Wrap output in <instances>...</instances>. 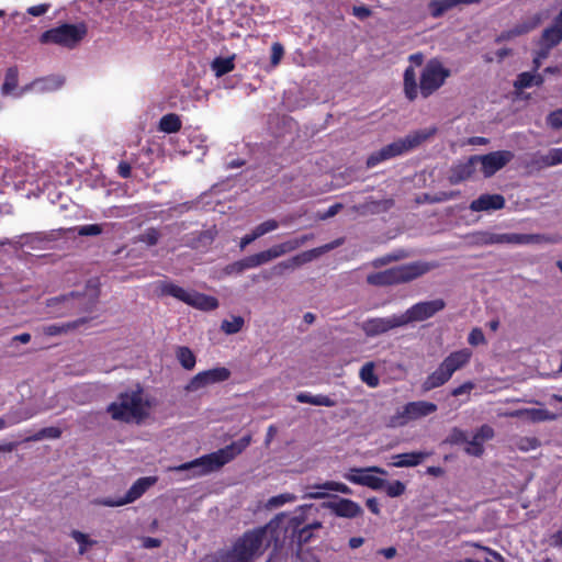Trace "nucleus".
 I'll use <instances>...</instances> for the list:
<instances>
[{
	"mask_svg": "<svg viewBox=\"0 0 562 562\" xmlns=\"http://www.w3.org/2000/svg\"><path fill=\"white\" fill-rule=\"evenodd\" d=\"M314 488H321V490H325V491H334V492H339L341 494H347V495L352 493V491L349 486H347L344 483L335 482V481H327L321 485L314 486Z\"/></svg>",
	"mask_w": 562,
	"mask_h": 562,
	"instance_id": "obj_43",
	"label": "nucleus"
},
{
	"mask_svg": "<svg viewBox=\"0 0 562 562\" xmlns=\"http://www.w3.org/2000/svg\"><path fill=\"white\" fill-rule=\"evenodd\" d=\"M108 413L114 420L137 422L140 417V390L121 394L116 401L108 406Z\"/></svg>",
	"mask_w": 562,
	"mask_h": 562,
	"instance_id": "obj_8",
	"label": "nucleus"
},
{
	"mask_svg": "<svg viewBox=\"0 0 562 562\" xmlns=\"http://www.w3.org/2000/svg\"><path fill=\"white\" fill-rule=\"evenodd\" d=\"M437 267V262L417 260L369 273L366 280L373 286H393L415 281Z\"/></svg>",
	"mask_w": 562,
	"mask_h": 562,
	"instance_id": "obj_3",
	"label": "nucleus"
},
{
	"mask_svg": "<svg viewBox=\"0 0 562 562\" xmlns=\"http://www.w3.org/2000/svg\"><path fill=\"white\" fill-rule=\"evenodd\" d=\"M59 303L65 304L66 310L70 306H79L81 305V296L79 294L71 293L69 296L54 297L49 301L48 306L53 307Z\"/></svg>",
	"mask_w": 562,
	"mask_h": 562,
	"instance_id": "obj_42",
	"label": "nucleus"
},
{
	"mask_svg": "<svg viewBox=\"0 0 562 562\" xmlns=\"http://www.w3.org/2000/svg\"><path fill=\"white\" fill-rule=\"evenodd\" d=\"M1 93L13 98H22L30 90H24L23 87H19V72L16 68H9L4 76V81L1 86Z\"/></svg>",
	"mask_w": 562,
	"mask_h": 562,
	"instance_id": "obj_24",
	"label": "nucleus"
},
{
	"mask_svg": "<svg viewBox=\"0 0 562 562\" xmlns=\"http://www.w3.org/2000/svg\"><path fill=\"white\" fill-rule=\"evenodd\" d=\"M188 305L199 308L201 311H214L218 307V300L215 296H211L196 291H191L190 300Z\"/></svg>",
	"mask_w": 562,
	"mask_h": 562,
	"instance_id": "obj_29",
	"label": "nucleus"
},
{
	"mask_svg": "<svg viewBox=\"0 0 562 562\" xmlns=\"http://www.w3.org/2000/svg\"><path fill=\"white\" fill-rule=\"evenodd\" d=\"M401 314H393L387 317L368 318L362 324V330L368 337H375L385 334L394 328L403 327Z\"/></svg>",
	"mask_w": 562,
	"mask_h": 562,
	"instance_id": "obj_18",
	"label": "nucleus"
},
{
	"mask_svg": "<svg viewBox=\"0 0 562 562\" xmlns=\"http://www.w3.org/2000/svg\"><path fill=\"white\" fill-rule=\"evenodd\" d=\"M450 76V70L436 59L429 60L422 70L419 78V91L423 98L430 97L437 91Z\"/></svg>",
	"mask_w": 562,
	"mask_h": 562,
	"instance_id": "obj_11",
	"label": "nucleus"
},
{
	"mask_svg": "<svg viewBox=\"0 0 562 562\" xmlns=\"http://www.w3.org/2000/svg\"><path fill=\"white\" fill-rule=\"evenodd\" d=\"M494 435V429L490 425H482L474 436L483 443L485 440H491Z\"/></svg>",
	"mask_w": 562,
	"mask_h": 562,
	"instance_id": "obj_56",
	"label": "nucleus"
},
{
	"mask_svg": "<svg viewBox=\"0 0 562 562\" xmlns=\"http://www.w3.org/2000/svg\"><path fill=\"white\" fill-rule=\"evenodd\" d=\"M284 55V48L281 43L276 42L271 46L270 64L272 67H277Z\"/></svg>",
	"mask_w": 562,
	"mask_h": 562,
	"instance_id": "obj_52",
	"label": "nucleus"
},
{
	"mask_svg": "<svg viewBox=\"0 0 562 562\" xmlns=\"http://www.w3.org/2000/svg\"><path fill=\"white\" fill-rule=\"evenodd\" d=\"M538 21L539 20H537L536 22H532V23H522V24L517 25L516 27H514L510 31L503 32L497 36L496 42L501 43L503 41L510 40L515 36H519V35L528 33L537 26Z\"/></svg>",
	"mask_w": 562,
	"mask_h": 562,
	"instance_id": "obj_39",
	"label": "nucleus"
},
{
	"mask_svg": "<svg viewBox=\"0 0 562 562\" xmlns=\"http://www.w3.org/2000/svg\"><path fill=\"white\" fill-rule=\"evenodd\" d=\"M251 442V435H245L237 441L218 449L217 451L196 458L190 462L182 463L177 467V471L192 470L193 475L202 476L211 472L220 470L222 467L234 460L240 454Z\"/></svg>",
	"mask_w": 562,
	"mask_h": 562,
	"instance_id": "obj_2",
	"label": "nucleus"
},
{
	"mask_svg": "<svg viewBox=\"0 0 562 562\" xmlns=\"http://www.w3.org/2000/svg\"><path fill=\"white\" fill-rule=\"evenodd\" d=\"M181 127L182 121L176 113L165 114L159 121V131L167 134L177 133L181 130Z\"/></svg>",
	"mask_w": 562,
	"mask_h": 562,
	"instance_id": "obj_33",
	"label": "nucleus"
},
{
	"mask_svg": "<svg viewBox=\"0 0 562 562\" xmlns=\"http://www.w3.org/2000/svg\"><path fill=\"white\" fill-rule=\"evenodd\" d=\"M516 446L520 451L527 452L539 448L541 442L536 437H521L518 439Z\"/></svg>",
	"mask_w": 562,
	"mask_h": 562,
	"instance_id": "obj_46",
	"label": "nucleus"
},
{
	"mask_svg": "<svg viewBox=\"0 0 562 562\" xmlns=\"http://www.w3.org/2000/svg\"><path fill=\"white\" fill-rule=\"evenodd\" d=\"M543 81L544 79L541 75H535L532 72L525 71L518 75L514 86L516 89L521 90L532 86H541Z\"/></svg>",
	"mask_w": 562,
	"mask_h": 562,
	"instance_id": "obj_35",
	"label": "nucleus"
},
{
	"mask_svg": "<svg viewBox=\"0 0 562 562\" xmlns=\"http://www.w3.org/2000/svg\"><path fill=\"white\" fill-rule=\"evenodd\" d=\"M342 209V204L341 203H335L333 204L331 206L328 207V210L323 214L321 215V218L322 220H326V218H329V217H333L335 216L340 210Z\"/></svg>",
	"mask_w": 562,
	"mask_h": 562,
	"instance_id": "obj_63",
	"label": "nucleus"
},
{
	"mask_svg": "<svg viewBox=\"0 0 562 562\" xmlns=\"http://www.w3.org/2000/svg\"><path fill=\"white\" fill-rule=\"evenodd\" d=\"M503 415L506 417H512V418L526 417L528 420H530L532 423L555 420L558 417L554 413H551L550 411L544 409V408H520V409L506 412Z\"/></svg>",
	"mask_w": 562,
	"mask_h": 562,
	"instance_id": "obj_23",
	"label": "nucleus"
},
{
	"mask_svg": "<svg viewBox=\"0 0 562 562\" xmlns=\"http://www.w3.org/2000/svg\"><path fill=\"white\" fill-rule=\"evenodd\" d=\"M468 440L465 431L460 428L454 427L449 434L447 441L451 445H460L465 443Z\"/></svg>",
	"mask_w": 562,
	"mask_h": 562,
	"instance_id": "obj_53",
	"label": "nucleus"
},
{
	"mask_svg": "<svg viewBox=\"0 0 562 562\" xmlns=\"http://www.w3.org/2000/svg\"><path fill=\"white\" fill-rule=\"evenodd\" d=\"M404 94L411 102L415 101L418 95L416 72L412 66H408L404 71Z\"/></svg>",
	"mask_w": 562,
	"mask_h": 562,
	"instance_id": "obj_31",
	"label": "nucleus"
},
{
	"mask_svg": "<svg viewBox=\"0 0 562 562\" xmlns=\"http://www.w3.org/2000/svg\"><path fill=\"white\" fill-rule=\"evenodd\" d=\"M437 132L436 127L425 128L415 131L404 138H400L384 147L380 150L372 153L367 159V167L372 168L379 165L382 161L387 159L397 157L407 153L419 145H422L425 140L430 138Z\"/></svg>",
	"mask_w": 562,
	"mask_h": 562,
	"instance_id": "obj_4",
	"label": "nucleus"
},
{
	"mask_svg": "<svg viewBox=\"0 0 562 562\" xmlns=\"http://www.w3.org/2000/svg\"><path fill=\"white\" fill-rule=\"evenodd\" d=\"M48 9H49V4L42 3V4L30 7L27 9V13L33 16H41V15L45 14L48 11Z\"/></svg>",
	"mask_w": 562,
	"mask_h": 562,
	"instance_id": "obj_62",
	"label": "nucleus"
},
{
	"mask_svg": "<svg viewBox=\"0 0 562 562\" xmlns=\"http://www.w3.org/2000/svg\"><path fill=\"white\" fill-rule=\"evenodd\" d=\"M270 525L246 530L229 548L205 555L200 562H255L270 547Z\"/></svg>",
	"mask_w": 562,
	"mask_h": 562,
	"instance_id": "obj_1",
	"label": "nucleus"
},
{
	"mask_svg": "<svg viewBox=\"0 0 562 562\" xmlns=\"http://www.w3.org/2000/svg\"><path fill=\"white\" fill-rule=\"evenodd\" d=\"M481 0H431L428 3L429 13L432 18L438 19L442 16L447 11L460 5V4H477Z\"/></svg>",
	"mask_w": 562,
	"mask_h": 562,
	"instance_id": "obj_25",
	"label": "nucleus"
},
{
	"mask_svg": "<svg viewBox=\"0 0 562 562\" xmlns=\"http://www.w3.org/2000/svg\"><path fill=\"white\" fill-rule=\"evenodd\" d=\"M428 457L427 452L413 451L395 454L392 457L391 465L396 468L416 467Z\"/></svg>",
	"mask_w": 562,
	"mask_h": 562,
	"instance_id": "obj_28",
	"label": "nucleus"
},
{
	"mask_svg": "<svg viewBox=\"0 0 562 562\" xmlns=\"http://www.w3.org/2000/svg\"><path fill=\"white\" fill-rule=\"evenodd\" d=\"M483 243L486 245L494 244H512V245H529L549 241V238L541 234H519V233H485Z\"/></svg>",
	"mask_w": 562,
	"mask_h": 562,
	"instance_id": "obj_15",
	"label": "nucleus"
},
{
	"mask_svg": "<svg viewBox=\"0 0 562 562\" xmlns=\"http://www.w3.org/2000/svg\"><path fill=\"white\" fill-rule=\"evenodd\" d=\"M294 499H295V496L293 494L284 493V494H280V495L272 496L271 498H269L267 505L271 508H276V507H280V506L284 505L285 503L293 502Z\"/></svg>",
	"mask_w": 562,
	"mask_h": 562,
	"instance_id": "obj_50",
	"label": "nucleus"
},
{
	"mask_svg": "<svg viewBox=\"0 0 562 562\" xmlns=\"http://www.w3.org/2000/svg\"><path fill=\"white\" fill-rule=\"evenodd\" d=\"M158 289L161 295L172 296L186 304L189 303L191 291H188L182 286H179L169 281H160Z\"/></svg>",
	"mask_w": 562,
	"mask_h": 562,
	"instance_id": "obj_30",
	"label": "nucleus"
},
{
	"mask_svg": "<svg viewBox=\"0 0 562 562\" xmlns=\"http://www.w3.org/2000/svg\"><path fill=\"white\" fill-rule=\"evenodd\" d=\"M279 227V223L276 220H268L257 225L254 231L258 237H261Z\"/></svg>",
	"mask_w": 562,
	"mask_h": 562,
	"instance_id": "obj_49",
	"label": "nucleus"
},
{
	"mask_svg": "<svg viewBox=\"0 0 562 562\" xmlns=\"http://www.w3.org/2000/svg\"><path fill=\"white\" fill-rule=\"evenodd\" d=\"M176 358L184 370L190 371L194 369L196 363V357L189 347H177Z\"/></svg>",
	"mask_w": 562,
	"mask_h": 562,
	"instance_id": "obj_36",
	"label": "nucleus"
},
{
	"mask_svg": "<svg viewBox=\"0 0 562 562\" xmlns=\"http://www.w3.org/2000/svg\"><path fill=\"white\" fill-rule=\"evenodd\" d=\"M477 168L475 156L469 157L464 161H459L451 166L449 170L448 180L451 184H459L465 180L471 179Z\"/></svg>",
	"mask_w": 562,
	"mask_h": 562,
	"instance_id": "obj_20",
	"label": "nucleus"
},
{
	"mask_svg": "<svg viewBox=\"0 0 562 562\" xmlns=\"http://www.w3.org/2000/svg\"><path fill=\"white\" fill-rule=\"evenodd\" d=\"M324 506L337 517L342 518H356L363 513L361 506L349 498H337V501L325 503Z\"/></svg>",
	"mask_w": 562,
	"mask_h": 562,
	"instance_id": "obj_21",
	"label": "nucleus"
},
{
	"mask_svg": "<svg viewBox=\"0 0 562 562\" xmlns=\"http://www.w3.org/2000/svg\"><path fill=\"white\" fill-rule=\"evenodd\" d=\"M465 443V453L474 457H481L483 454L484 447L483 443L477 439V437L473 436V438L471 440H467Z\"/></svg>",
	"mask_w": 562,
	"mask_h": 562,
	"instance_id": "obj_48",
	"label": "nucleus"
},
{
	"mask_svg": "<svg viewBox=\"0 0 562 562\" xmlns=\"http://www.w3.org/2000/svg\"><path fill=\"white\" fill-rule=\"evenodd\" d=\"M437 405L427 401H415L405 404L402 409H398L392 415L386 425L391 428H398L407 425L409 422L420 419L436 413Z\"/></svg>",
	"mask_w": 562,
	"mask_h": 562,
	"instance_id": "obj_9",
	"label": "nucleus"
},
{
	"mask_svg": "<svg viewBox=\"0 0 562 562\" xmlns=\"http://www.w3.org/2000/svg\"><path fill=\"white\" fill-rule=\"evenodd\" d=\"M323 527L321 521L305 522L303 514L293 516L289 519L288 530H291L290 541L296 546V549L302 550L303 546L310 543L314 538V530Z\"/></svg>",
	"mask_w": 562,
	"mask_h": 562,
	"instance_id": "obj_13",
	"label": "nucleus"
},
{
	"mask_svg": "<svg viewBox=\"0 0 562 562\" xmlns=\"http://www.w3.org/2000/svg\"><path fill=\"white\" fill-rule=\"evenodd\" d=\"M366 505L372 514L380 515V504L375 497L368 498Z\"/></svg>",
	"mask_w": 562,
	"mask_h": 562,
	"instance_id": "obj_64",
	"label": "nucleus"
},
{
	"mask_svg": "<svg viewBox=\"0 0 562 562\" xmlns=\"http://www.w3.org/2000/svg\"><path fill=\"white\" fill-rule=\"evenodd\" d=\"M85 23H65L44 32L40 41L42 44H54L66 48H75L87 35Z\"/></svg>",
	"mask_w": 562,
	"mask_h": 562,
	"instance_id": "obj_7",
	"label": "nucleus"
},
{
	"mask_svg": "<svg viewBox=\"0 0 562 562\" xmlns=\"http://www.w3.org/2000/svg\"><path fill=\"white\" fill-rule=\"evenodd\" d=\"M474 386H475V384L472 381H467V382L462 383L461 385L454 387L451 391V395L457 397L462 394L470 393L474 389Z\"/></svg>",
	"mask_w": 562,
	"mask_h": 562,
	"instance_id": "obj_59",
	"label": "nucleus"
},
{
	"mask_svg": "<svg viewBox=\"0 0 562 562\" xmlns=\"http://www.w3.org/2000/svg\"><path fill=\"white\" fill-rule=\"evenodd\" d=\"M445 307L446 302L442 299L418 302L407 308L405 313L401 314L402 324L406 326L411 323L427 321Z\"/></svg>",
	"mask_w": 562,
	"mask_h": 562,
	"instance_id": "obj_14",
	"label": "nucleus"
},
{
	"mask_svg": "<svg viewBox=\"0 0 562 562\" xmlns=\"http://www.w3.org/2000/svg\"><path fill=\"white\" fill-rule=\"evenodd\" d=\"M247 269H251V268L247 260V257H245L240 260H237V261H234V262L227 265L225 267L224 271L226 274H240Z\"/></svg>",
	"mask_w": 562,
	"mask_h": 562,
	"instance_id": "obj_44",
	"label": "nucleus"
},
{
	"mask_svg": "<svg viewBox=\"0 0 562 562\" xmlns=\"http://www.w3.org/2000/svg\"><path fill=\"white\" fill-rule=\"evenodd\" d=\"M476 164L485 178L494 176L514 159V153L510 150H496L485 155H474Z\"/></svg>",
	"mask_w": 562,
	"mask_h": 562,
	"instance_id": "obj_16",
	"label": "nucleus"
},
{
	"mask_svg": "<svg viewBox=\"0 0 562 562\" xmlns=\"http://www.w3.org/2000/svg\"><path fill=\"white\" fill-rule=\"evenodd\" d=\"M562 42V27L553 25L543 30L541 43L548 48H552Z\"/></svg>",
	"mask_w": 562,
	"mask_h": 562,
	"instance_id": "obj_34",
	"label": "nucleus"
},
{
	"mask_svg": "<svg viewBox=\"0 0 562 562\" xmlns=\"http://www.w3.org/2000/svg\"><path fill=\"white\" fill-rule=\"evenodd\" d=\"M360 380L369 387H376L380 384V379L374 372V363L372 361L364 363L359 372Z\"/></svg>",
	"mask_w": 562,
	"mask_h": 562,
	"instance_id": "obj_38",
	"label": "nucleus"
},
{
	"mask_svg": "<svg viewBox=\"0 0 562 562\" xmlns=\"http://www.w3.org/2000/svg\"><path fill=\"white\" fill-rule=\"evenodd\" d=\"M211 68L214 71L215 76L222 77L231 71L234 70L235 64H234V57H216L212 64Z\"/></svg>",
	"mask_w": 562,
	"mask_h": 562,
	"instance_id": "obj_37",
	"label": "nucleus"
},
{
	"mask_svg": "<svg viewBox=\"0 0 562 562\" xmlns=\"http://www.w3.org/2000/svg\"><path fill=\"white\" fill-rule=\"evenodd\" d=\"M71 537L78 543L80 554H85L95 543L89 535L78 530L71 531Z\"/></svg>",
	"mask_w": 562,
	"mask_h": 562,
	"instance_id": "obj_41",
	"label": "nucleus"
},
{
	"mask_svg": "<svg viewBox=\"0 0 562 562\" xmlns=\"http://www.w3.org/2000/svg\"><path fill=\"white\" fill-rule=\"evenodd\" d=\"M372 473L384 476L387 475V471L385 469L373 465L367 468H351L347 473L344 474V477L353 484L366 486L373 491L383 488L385 485V480L373 475Z\"/></svg>",
	"mask_w": 562,
	"mask_h": 562,
	"instance_id": "obj_12",
	"label": "nucleus"
},
{
	"mask_svg": "<svg viewBox=\"0 0 562 562\" xmlns=\"http://www.w3.org/2000/svg\"><path fill=\"white\" fill-rule=\"evenodd\" d=\"M140 496V479L136 480L131 487V490L126 493L124 497L120 498H112V497H105L95 499L94 504L97 505H103L109 507H117L123 506L125 504L132 503L136 498Z\"/></svg>",
	"mask_w": 562,
	"mask_h": 562,
	"instance_id": "obj_26",
	"label": "nucleus"
},
{
	"mask_svg": "<svg viewBox=\"0 0 562 562\" xmlns=\"http://www.w3.org/2000/svg\"><path fill=\"white\" fill-rule=\"evenodd\" d=\"M385 492L389 497H398L405 493L406 486L401 481H393L391 483H387L385 481Z\"/></svg>",
	"mask_w": 562,
	"mask_h": 562,
	"instance_id": "obj_47",
	"label": "nucleus"
},
{
	"mask_svg": "<svg viewBox=\"0 0 562 562\" xmlns=\"http://www.w3.org/2000/svg\"><path fill=\"white\" fill-rule=\"evenodd\" d=\"M60 435H61V430L59 428L47 427V428H43L42 430H40L35 435H33L30 439L34 440V441H38V440L46 439V438L57 439L60 437Z\"/></svg>",
	"mask_w": 562,
	"mask_h": 562,
	"instance_id": "obj_45",
	"label": "nucleus"
},
{
	"mask_svg": "<svg viewBox=\"0 0 562 562\" xmlns=\"http://www.w3.org/2000/svg\"><path fill=\"white\" fill-rule=\"evenodd\" d=\"M38 412V409L32 406H23L15 411H12L5 416L0 417V422L3 423L2 429L16 425L21 422L27 420L34 417Z\"/></svg>",
	"mask_w": 562,
	"mask_h": 562,
	"instance_id": "obj_27",
	"label": "nucleus"
},
{
	"mask_svg": "<svg viewBox=\"0 0 562 562\" xmlns=\"http://www.w3.org/2000/svg\"><path fill=\"white\" fill-rule=\"evenodd\" d=\"M296 401L299 403H307L316 406H326L333 407L336 405V401L329 397L328 395L317 394L312 395L307 392H301L296 395Z\"/></svg>",
	"mask_w": 562,
	"mask_h": 562,
	"instance_id": "obj_32",
	"label": "nucleus"
},
{
	"mask_svg": "<svg viewBox=\"0 0 562 562\" xmlns=\"http://www.w3.org/2000/svg\"><path fill=\"white\" fill-rule=\"evenodd\" d=\"M468 342L471 346H479L485 344V336L483 334V330L481 328H473L468 337Z\"/></svg>",
	"mask_w": 562,
	"mask_h": 562,
	"instance_id": "obj_55",
	"label": "nucleus"
},
{
	"mask_svg": "<svg viewBox=\"0 0 562 562\" xmlns=\"http://www.w3.org/2000/svg\"><path fill=\"white\" fill-rule=\"evenodd\" d=\"M160 237V234L155 228H149L146 231V233L143 235V241L146 243L149 246H154L158 243V239Z\"/></svg>",
	"mask_w": 562,
	"mask_h": 562,
	"instance_id": "obj_57",
	"label": "nucleus"
},
{
	"mask_svg": "<svg viewBox=\"0 0 562 562\" xmlns=\"http://www.w3.org/2000/svg\"><path fill=\"white\" fill-rule=\"evenodd\" d=\"M342 239H336L329 244L323 245L321 247H316L306 251H303L301 254H297L286 260L280 261L270 269L262 270L259 274L261 279L265 281H269L272 278L276 277H282L286 271H293L296 268L311 262L325 252L340 246L342 244Z\"/></svg>",
	"mask_w": 562,
	"mask_h": 562,
	"instance_id": "obj_6",
	"label": "nucleus"
},
{
	"mask_svg": "<svg viewBox=\"0 0 562 562\" xmlns=\"http://www.w3.org/2000/svg\"><path fill=\"white\" fill-rule=\"evenodd\" d=\"M401 259V256H397V255H386L384 257H380V258H376L372 261V266L374 268H379V267H382V266H385L392 261H396Z\"/></svg>",
	"mask_w": 562,
	"mask_h": 562,
	"instance_id": "obj_61",
	"label": "nucleus"
},
{
	"mask_svg": "<svg viewBox=\"0 0 562 562\" xmlns=\"http://www.w3.org/2000/svg\"><path fill=\"white\" fill-rule=\"evenodd\" d=\"M65 77L61 75H49L46 77L37 78L32 82L24 86V90H30L34 93H49L61 89L65 85Z\"/></svg>",
	"mask_w": 562,
	"mask_h": 562,
	"instance_id": "obj_19",
	"label": "nucleus"
},
{
	"mask_svg": "<svg viewBox=\"0 0 562 562\" xmlns=\"http://www.w3.org/2000/svg\"><path fill=\"white\" fill-rule=\"evenodd\" d=\"M472 358V351L469 348H463L449 353L423 382V391L428 392L434 389L440 387L446 384L453 375V373L464 368Z\"/></svg>",
	"mask_w": 562,
	"mask_h": 562,
	"instance_id": "obj_5",
	"label": "nucleus"
},
{
	"mask_svg": "<svg viewBox=\"0 0 562 562\" xmlns=\"http://www.w3.org/2000/svg\"><path fill=\"white\" fill-rule=\"evenodd\" d=\"M505 198L502 194H481L470 203L472 212L497 211L505 206Z\"/></svg>",
	"mask_w": 562,
	"mask_h": 562,
	"instance_id": "obj_22",
	"label": "nucleus"
},
{
	"mask_svg": "<svg viewBox=\"0 0 562 562\" xmlns=\"http://www.w3.org/2000/svg\"><path fill=\"white\" fill-rule=\"evenodd\" d=\"M352 14L360 20H364L372 14V11L367 5H355L352 8Z\"/></svg>",
	"mask_w": 562,
	"mask_h": 562,
	"instance_id": "obj_60",
	"label": "nucleus"
},
{
	"mask_svg": "<svg viewBox=\"0 0 562 562\" xmlns=\"http://www.w3.org/2000/svg\"><path fill=\"white\" fill-rule=\"evenodd\" d=\"M76 229L80 236H97L103 232L102 225L99 224L82 225L77 227Z\"/></svg>",
	"mask_w": 562,
	"mask_h": 562,
	"instance_id": "obj_51",
	"label": "nucleus"
},
{
	"mask_svg": "<svg viewBox=\"0 0 562 562\" xmlns=\"http://www.w3.org/2000/svg\"><path fill=\"white\" fill-rule=\"evenodd\" d=\"M231 378V371L224 367H217L195 374L184 386L188 393L196 392L211 384L221 383Z\"/></svg>",
	"mask_w": 562,
	"mask_h": 562,
	"instance_id": "obj_17",
	"label": "nucleus"
},
{
	"mask_svg": "<svg viewBox=\"0 0 562 562\" xmlns=\"http://www.w3.org/2000/svg\"><path fill=\"white\" fill-rule=\"evenodd\" d=\"M547 123L554 130L562 128V109L552 111L547 117Z\"/></svg>",
	"mask_w": 562,
	"mask_h": 562,
	"instance_id": "obj_54",
	"label": "nucleus"
},
{
	"mask_svg": "<svg viewBox=\"0 0 562 562\" xmlns=\"http://www.w3.org/2000/svg\"><path fill=\"white\" fill-rule=\"evenodd\" d=\"M245 321L241 316H233L232 321L224 319L221 324V329L227 334H237L244 327Z\"/></svg>",
	"mask_w": 562,
	"mask_h": 562,
	"instance_id": "obj_40",
	"label": "nucleus"
},
{
	"mask_svg": "<svg viewBox=\"0 0 562 562\" xmlns=\"http://www.w3.org/2000/svg\"><path fill=\"white\" fill-rule=\"evenodd\" d=\"M313 238V234L302 235L300 237H295L283 241L278 245H273L269 249L262 250L260 252L247 256V260L250 265V268H257L261 265H265L276 258H279L288 252L294 251L308 240Z\"/></svg>",
	"mask_w": 562,
	"mask_h": 562,
	"instance_id": "obj_10",
	"label": "nucleus"
},
{
	"mask_svg": "<svg viewBox=\"0 0 562 562\" xmlns=\"http://www.w3.org/2000/svg\"><path fill=\"white\" fill-rule=\"evenodd\" d=\"M457 192H445V191H441V192H438L436 194L432 195V198H429V203H440V202H445V201H449L453 198L457 196Z\"/></svg>",
	"mask_w": 562,
	"mask_h": 562,
	"instance_id": "obj_58",
	"label": "nucleus"
}]
</instances>
